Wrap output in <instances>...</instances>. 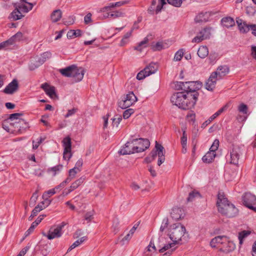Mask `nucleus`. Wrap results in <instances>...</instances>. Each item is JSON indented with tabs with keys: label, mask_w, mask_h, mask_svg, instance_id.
<instances>
[{
	"label": "nucleus",
	"mask_w": 256,
	"mask_h": 256,
	"mask_svg": "<svg viewBox=\"0 0 256 256\" xmlns=\"http://www.w3.org/2000/svg\"><path fill=\"white\" fill-rule=\"evenodd\" d=\"M198 94L194 93L191 94L184 92H178L172 94L170 101L172 103L183 110H188L192 108L198 100Z\"/></svg>",
	"instance_id": "1"
},
{
	"label": "nucleus",
	"mask_w": 256,
	"mask_h": 256,
	"mask_svg": "<svg viewBox=\"0 0 256 256\" xmlns=\"http://www.w3.org/2000/svg\"><path fill=\"white\" fill-rule=\"evenodd\" d=\"M216 204L218 212L228 217L235 216L238 213V208L228 202L222 192L218 194Z\"/></svg>",
	"instance_id": "2"
},
{
	"label": "nucleus",
	"mask_w": 256,
	"mask_h": 256,
	"mask_svg": "<svg viewBox=\"0 0 256 256\" xmlns=\"http://www.w3.org/2000/svg\"><path fill=\"white\" fill-rule=\"evenodd\" d=\"M59 71L62 76L73 78L75 82L81 81L85 72L84 68H78L75 65H72L65 68L60 69Z\"/></svg>",
	"instance_id": "3"
},
{
	"label": "nucleus",
	"mask_w": 256,
	"mask_h": 256,
	"mask_svg": "<svg viewBox=\"0 0 256 256\" xmlns=\"http://www.w3.org/2000/svg\"><path fill=\"white\" fill-rule=\"evenodd\" d=\"M155 150H152L149 156L146 158V160L147 162H150L155 159L157 155L158 156V166H160L165 160V150L162 146L159 144L156 141Z\"/></svg>",
	"instance_id": "4"
},
{
	"label": "nucleus",
	"mask_w": 256,
	"mask_h": 256,
	"mask_svg": "<svg viewBox=\"0 0 256 256\" xmlns=\"http://www.w3.org/2000/svg\"><path fill=\"white\" fill-rule=\"evenodd\" d=\"M186 232L185 227L180 223L174 224L171 226L169 233L170 239L176 243L181 240L182 236Z\"/></svg>",
	"instance_id": "5"
},
{
	"label": "nucleus",
	"mask_w": 256,
	"mask_h": 256,
	"mask_svg": "<svg viewBox=\"0 0 256 256\" xmlns=\"http://www.w3.org/2000/svg\"><path fill=\"white\" fill-rule=\"evenodd\" d=\"M28 6L19 2L14 4L15 9L11 13V16L14 20L21 19L24 16L22 14L21 12L27 13L32 9L34 5L32 3H28Z\"/></svg>",
	"instance_id": "6"
},
{
	"label": "nucleus",
	"mask_w": 256,
	"mask_h": 256,
	"mask_svg": "<svg viewBox=\"0 0 256 256\" xmlns=\"http://www.w3.org/2000/svg\"><path fill=\"white\" fill-rule=\"evenodd\" d=\"M244 204L256 212V196L250 192H246L242 196Z\"/></svg>",
	"instance_id": "7"
},
{
	"label": "nucleus",
	"mask_w": 256,
	"mask_h": 256,
	"mask_svg": "<svg viewBox=\"0 0 256 256\" xmlns=\"http://www.w3.org/2000/svg\"><path fill=\"white\" fill-rule=\"evenodd\" d=\"M137 98L132 92L127 94L124 98L118 102V106L122 109H126L137 101Z\"/></svg>",
	"instance_id": "8"
},
{
	"label": "nucleus",
	"mask_w": 256,
	"mask_h": 256,
	"mask_svg": "<svg viewBox=\"0 0 256 256\" xmlns=\"http://www.w3.org/2000/svg\"><path fill=\"white\" fill-rule=\"evenodd\" d=\"M211 30L210 28H204L202 29L192 40V42L199 43L205 40L210 38L211 35Z\"/></svg>",
	"instance_id": "9"
},
{
	"label": "nucleus",
	"mask_w": 256,
	"mask_h": 256,
	"mask_svg": "<svg viewBox=\"0 0 256 256\" xmlns=\"http://www.w3.org/2000/svg\"><path fill=\"white\" fill-rule=\"evenodd\" d=\"M236 23L240 32L246 33L250 30H252V34L256 36V24H248L240 19L238 20Z\"/></svg>",
	"instance_id": "10"
},
{
	"label": "nucleus",
	"mask_w": 256,
	"mask_h": 256,
	"mask_svg": "<svg viewBox=\"0 0 256 256\" xmlns=\"http://www.w3.org/2000/svg\"><path fill=\"white\" fill-rule=\"evenodd\" d=\"M133 142H134L136 146V152H140L144 151L149 148L150 145V142L147 139H134Z\"/></svg>",
	"instance_id": "11"
},
{
	"label": "nucleus",
	"mask_w": 256,
	"mask_h": 256,
	"mask_svg": "<svg viewBox=\"0 0 256 256\" xmlns=\"http://www.w3.org/2000/svg\"><path fill=\"white\" fill-rule=\"evenodd\" d=\"M42 234L44 236H46L48 240H52L55 238H60L62 234V227H52L50 228L47 234L44 232H42Z\"/></svg>",
	"instance_id": "12"
},
{
	"label": "nucleus",
	"mask_w": 256,
	"mask_h": 256,
	"mask_svg": "<svg viewBox=\"0 0 256 256\" xmlns=\"http://www.w3.org/2000/svg\"><path fill=\"white\" fill-rule=\"evenodd\" d=\"M242 154V151L240 146H234L230 152V163L234 164H238V160Z\"/></svg>",
	"instance_id": "13"
},
{
	"label": "nucleus",
	"mask_w": 256,
	"mask_h": 256,
	"mask_svg": "<svg viewBox=\"0 0 256 256\" xmlns=\"http://www.w3.org/2000/svg\"><path fill=\"white\" fill-rule=\"evenodd\" d=\"M133 140L128 142L118 152L121 154H130L136 152V149Z\"/></svg>",
	"instance_id": "14"
},
{
	"label": "nucleus",
	"mask_w": 256,
	"mask_h": 256,
	"mask_svg": "<svg viewBox=\"0 0 256 256\" xmlns=\"http://www.w3.org/2000/svg\"><path fill=\"white\" fill-rule=\"evenodd\" d=\"M18 88V83L16 79H14L4 90V92L8 94L16 92Z\"/></svg>",
	"instance_id": "15"
},
{
	"label": "nucleus",
	"mask_w": 256,
	"mask_h": 256,
	"mask_svg": "<svg viewBox=\"0 0 256 256\" xmlns=\"http://www.w3.org/2000/svg\"><path fill=\"white\" fill-rule=\"evenodd\" d=\"M218 80V78L216 76V74L212 72L206 82V88L209 91H212L216 87V82Z\"/></svg>",
	"instance_id": "16"
},
{
	"label": "nucleus",
	"mask_w": 256,
	"mask_h": 256,
	"mask_svg": "<svg viewBox=\"0 0 256 256\" xmlns=\"http://www.w3.org/2000/svg\"><path fill=\"white\" fill-rule=\"evenodd\" d=\"M22 122L23 121L19 120L18 122H11L6 119L2 122V126L4 130L8 132L10 130H13L12 128H17L20 129V126H19V124Z\"/></svg>",
	"instance_id": "17"
},
{
	"label": "nucleus",
	"mask_w": 256,
	"mask_h": 256,
	"mask_svg": "<svg viewBox=\"0 0 256 256\" xmlns=\"http://www.w3.org/2000/svg\"><path fill=\"white\" fill-rule=\"evenodd\" d=\"M184 210L180 208L176 207L172 209L170 216L174 220H181L184 217Z\"/></svg>",
	"instance_id": "18"
},
{
	"label": "nucleus",
	"mask_w": 256,
	"mask_h": 256,
	"mask_svg": "<svg viewBox=\"0 0 256 256\" xmlns=\"http://www.w3.org/2000/svg\"><path fill=\"white\" fill-rule=\"evenodd\" d=\"M220 249V252H222L225 254H228L233 251L236 248L234 244L230 241L228 238V240L224 243Z\"/></svg>",
	"instance_id": "19"
},
{
	"label": "nucleus",
	"mask_w": 256,
	"mask_h": 256,
	"mask_svg": "<svg viewBox=\"0 0 256 256\" xmlns=\"http://www.w3.org/2000/svg\"><path fill=\"white\" fill-rule=\"evenodd\" d=\"M229 68L227 66H218L216 72L212 74H216V76L218 80L222 79L229 72Z\"/></svg>",
	"instance_id": "20"
},
{
	"label": "nucleus",
	"mask_w": 256,
	"mask_h": 256,
	"mask_svg": "<svg viewBox=\"0 0 256 256\" xmlns=\"http://www.w3.org/2000/svg\"><path fill=\"white\" fill-rule=\"evenodd\" d=\"M228 240V237L225 236H219L213 238L210 242V245L212 248H216L218 244H223Z\"/></svg>",
	"instance_id": "21"
},
{
	"label": "nucleus",
	"mask_w": 256,
	"mask_h": 256,
	"mask_svg": "<svg viewBox=\"0 0 256 256\" xmlns=\"http://www.w3.org/2000/svg\"><path fill=\"white\" fill-rule=\"evenodd\" d=\"M188 84H189L188 93H190L191 94L196 93L198 94L196 91L200 88L202 83L198 81H190L188 82Z\"/></svg>",
	"instance_id": "22"
},
{
	"label": "nucleus",
	"mask_w": 256,
	"mask_h": 256,
	"mask_svg": "<svg viewBox=\"0 0 256 256\" xmlns=\"http://www.w3.org/2000/svg\"><path fill=\"white\" fill-rule=\"evenodd\" d=\"M41 88L50 98L56 97L54 86H50L47 83H44L41 85Z\"/></svg>",
	"instance_id": "23"
},
{
	"label": "nucleus",
	"mask_w": 256,
	"mask_h": 256,
	"mask_svg": "<svg viewBox=\"0 0 256 256\" xmlns=\"http://www.w3.org/2000/svg\"><path fill=\"white\" fill-rule=\"evenodd\" d=\"M85 180V177L81 176L74 182H73L70 188L68 189V191L66 192V195H68V194L76 189L79 186H80Z\"/></svg>",
	"instance_id": "24"
},
{
	"label": "nucleus",
	"mask_w": 256,
	"mask_h": 256,
	"mask_svg": "<svg viewBox=\"0 0 256 256\" xmlns=\"http://www.w3.org/2000/svg\"><path fill=\"white\" fill-rule=\"evenodd\" d=\"M188 82H174V86L177 90H183L184 94H187L188 90Z\"/></svg>",
	"instance_id": "25"
},
{
	"label": "nucleus",
	"mask_w": 256,
	"mask_h": 256,
	"mask_svg": "<svg viewBox=\"0 0 256 256\" xmlns=\"http://www.w3.org/2000/svg\"><path fill=\"white\" fill-rule=\"evenodd\" d=\"M158 68V66L155 63L152 62L144 69V72L146 75L148 76L155 73L157 71Z\"/></svg>",
	"instance_id": "26"
},
{
	"label": "nucleus",
	"mask_w": 256,
	"mask_h": 256,
	"mask_svg": "<svg viewBox=\"0 0 256 256\" xmlns=\"http://www.w3.org/2000/svg\"><path fill=\"white\" fill-rule=\"evenodd\" d=\"M210 14L208 12H200L195 18L194 20L196 22H207L210 18Z\"/></svg>",
	"instance_id": "27"
},
{
	"label": "nucleus",
	"mask_w": 256,
	"mask_h": 256,
	"mask_svg": "<svg viewBox=\"0 0 256 256\" xmlns=\"http://www.w3.org/2000/svg\"><path fill=\"white\" fill-rule=\"evenodd\" d=\"M208 50L206 46H200L198 50V55L202 58H204L208 56Z\"/></svg>",
	"instance_id": "28"
},
{
	"label": "nucleus",
	"mask_w": 256,
	"mask_h": 256,
	"mask_svg": "<svg viewBox=\"0 0 256 256\" xmlns=\"http://www.w3.org/2000/svg\"><path fill=\"white\" fill-rule=\"evenodd\" d=\"M23 34L21 32H18L16 34L11 37L8 40L10 45L13 44L16 42L20 41L22 40Z\"/></svg>",
	"instance_id": "29"
},
{
	"label": "nucleus",
	"mask_w": 256,
	"mask_h": 256,
	"mask_svg": "<svg viewBox=\"0 0 256 256\" xmlns=\"http://www.w3.org/2000/svg\"><path fill=\"white\" fill-rule=\"evenodd\" d=\"M62 168L63 166L62 164H58L48 168V172L51 174L52 176H54L58 174L62 170Z\"/></svg>",
	"instance_id": "30"
},
{
	"label": "nucleus",
	"mask_w": 256,
	"mask_h": 256,
	"mask_svg": "<svg viewBox=\"0 0 256 256\" xmlns=\"http://www.w3.org/2000/svg\"><path fill=\"white\" fill-rule=\"evenodd\" d=\"M222 24L224 26L228 28L232 26L234 24V21L230 17H226L222 18Z\"/></svg>",
	"instance_id": "31"
},
{
	"label": "nucleus",
	"mask_w": 256,
	"mask_h": 256,
	"mask_svg": "<svg viewBox=\"0 0 256 256\" xmlns=\"http://www.w3.org/2000/svg\"><path fill=\"white\" fill-rule=\"evenodd\" d=\"M216 156V153L209 151L202 157V160L204 162L210 163L213 160Z\"/></svg>",
	"instance_id": "32"
},
{
	"label": "nucleus",
	"mask_w": 256,
	"mask_h": 256,
	"mask_svg": "<svg viewBox=\"0 0 256 256\" xmlns=\"http://www.w3.org/2000/svg\"><path fill=\"white\" fill-rule=\"evenodd\" d=\"M230 106L229 104H225L222 108H220L218 111H217L216 113H214L212 116H211L209 118L208 122H210L212 120H213L215 118H216L218 116L220 115L222 112L226 110Z\"/></svg>",
	"instance_id": "33"
},
{
	"label": "nucleus",
	"mask_w": 256,
	"mask_h": 256,
	"mask_svg": "<svg viewBox=\"0 0 256 256\" xmlns=\"http://www.w3.org/2000/svg\"><path fill=\"white\" fill-rule=\"evenodd\" d=\"M62 12L60 10H56L53 12L51 14V19L52 22L58 21L62 18Z\"/></svg>",
	"instance_id": "34"
},
{
	"label": "nucleus",
	"mask_w": 256,
	"mask_h": 256,
	"mask_svg": "<svg viewBox=\"0 0 256 256\" xmlns=\"http://www.w3.org/2000/svg\"><path fill=\"white\" fill-rule=\"evenodd\" d=\"M51 56V53L48 52H44L40 56L35 57L39 62L40 64H42L47 60L50 58Z\"/></svg>",
	"instance_id": "35"
},
{
	"label": "nucleus",
	"mask_w": 256,
	"mask_h": 256,
	"mask_svg": "<svg viewBox=\"0 0 256 256\" xmlns=\"http://www.w3.org/2000/svg\"><path fill=\"white\" fill-rule=\"evenodd\" d=\"M148 42V38H145L143 40L138 43V45L134 48V50L141 52L142 50L147 47Z\"/></svg>",
	"instance_id": "36"
},
{
	"label": "nucleus",
	"mask_w": 256,
	"mask_h": 256,
	"mask_svg": "<svg viewBox=\"0 0 256 256\" xmlns=\"http://www.w3.org/2000/svg\"><path fill=\"white\" fill-rule=\"evenodd\" d=\"M62 146L64 148V150H71L72 148V142L71 139L69 136H67L64 138L62 140Z\"/></svg>",
	"instance_id": "37"
},
{
	"label": "nucleus",
	"mask_w": 256,
	"mask_h": 256,
	"mask_svg": "<svg viewBox=\"0 0 256 256\" xmlns=\"http://www.w3.org/2000/svg\"><path fill=\"white\" fill-rule=\"evenodd\" d=\"M251 232L249 230H242L238 234L239 244L242 245L243 244L244 239L250 234Z\"/></svg>",
	"instance_id": "38"
},
{
	"label": "nucleus",
	"mask_w": 256,
	"mask_h": 256,
	"mask_svg": "<svg viewBox=\"0 0 256 256\" xmlns=\"http://www.w3.org/2000/svg\"><path fill=\"white\" fill-rule=\"evenodd\" d=\"M22 115L23 114L22 113H14L10 114L8 120L11 122H13V121H14V120H16L15 122H18L19 120H22L23 122H22L21 123L24 122V120L19 118L20 116H22ZM20 124V122L19 124Z\"/></svg>",
	"instance_id": "39"
},
{
	"label": "nucleus",
	"mask_w": 256,
	"mask_h": 256,
	"mask_svg": "<svg viewBox=\"0 0 256 256\" xmlns=\"http://www.w3.org/2000/svg\"><path fill=\"white\" fill-rule=\"evenodd\" d=\"M41 65L42 64H40L39 61L37 59H36V58H34L33 59L31 60L30 63L28 65V68L30 70H33Z\"/></svg>",
	"instance_id": "40"
},
{
	"label": "nucleus",
	"mask_w": 256,
	"mask_h": 256,
	"mask_svg": "<svg viewBox=\"0 0 256 256\" xmlns=\"http://www.w3.org/2000/svg\"><path fill=\"white\" fill-rule=\"evenodd\" d=\"M44 208L45 206H43L40 204H38V206H36L32 210L31 215L28 218L29 220H32L34 216H36L38 212H40Z\"/></svg>",
	"instance_id": "41"
},
{
	"label": "nucleus",
	"mask_w": 256,
	"mask_h": 256,
	"mask_svg": "<svg viewBox=\"0 0 256 256\" xmlns=\"http://www.w3.org/2000/svg\"><path fill=\"white\" fill-rule=\"evenodd\" d=\"M132 34V32H126L122 39L120 46H122L128 44L129 42V38L131 36Z\"/></svg>",
	"instance_id": "42"
},
{
	"label": "nucleus",
	"mask_w": 256,
	"mask_h": 256,
	"mask_svg": "<svg viewBox=\"0 0 256 256\" xmlns=\"http://www.w3.org/2000/svg\"><path fill=\"white\" fill-rule=\"evenodd\" d=\"M124 16V14L122 12L120 11H115L113 13L106 14V16H104V17L105 18H118V17H123Z\"/></svg>",
	"instance_id": "43"
},
{
	"label": "nucleus",
	"mask_w": 256,
	"mask_h": 256,
	"mask_svg": "<svg viewBox=\"0 0 256 256\" xmlns=\"http://www.w3.org/2000/svg\"><path fill=\"white\" fill-rule=\"evenodd\" d=\"M200 194L197 191H192L189 194L187 198L188 202H192L195 198L200 197Z\"/></svg>",
	"instance_id": "44"
},
{
	"label": "nucleus",
	"mask_w": 256,
	"mask_h": 256,
	"mask_svg": "<svg viewBox=\"0 0 256 256\" xmlns=\"http://www.w3.org/2000/svg\"><path fill=\"white\" fill-rule=\"evenodd\" d=\"M82 35V31L80 30H70L67 34L68 37L72 38L73 36L75 37L80 36Z\"/></svg>",
	"instance_id": "45"
},
{
	"label": "nucleus",
	"mask_w": 256,
	"mask_h": 256,
	"mask_svg": "<svg viewBox=\"0 0 256 256\" xmlns=\"http://www.w3.org/2000/svg\"><path fill=\"white\" fill-rule=\"evenodd\" d=\"M56 193V188H52L46 192L42 195V198L45 199V202H46L48 198L54 194Z\"/></svg>",
	"instance_id": "46"
},
{
	"label": "nucleus",
	"mask_w": 256,
	"mask_h": 256,
	"mask_svg": "<svg viewBox=\"0 0 256 256\" xmlns=\"http://www.w3.org/2000/svg\"><path fill=\"white\" fill-rule=\"evenodd\" d=\"M176 244H177V243H176L174 242H172L168 243V244H165L164 246H162L159 250V252H160V253H162L164 252H165L166 250H168L169 248H172V246H174Z\"/></svg>",
	"instance_id": "47"
},
{
	"label": "nucleus",
	"mask_w": 256,
	"mask_h": 256,
	"mask_svg": "<svg viewBox=\"0 0 256 256\" xmlns=\"http://www.w3.org/2000/svg\"><path fill=\"white\" fill-rule=\"evenodd\" d=\"M218 146L219 140H215L210 148V152L216 153V151L218 150Z\"/></svg>",
	"instance_id": "48"
},
{
	"label": "nucleus",
	"mask_w": 256,
	"mask_h": 256,
	"mask_svg": "<svg viewBox=\"0 0 256 256\" xmlns=\"http://www.w3.org/2000/svg\"><path fill=\"white\" fill-rule=\"evenodd\" d=\"M184 55V50L180 49L175 54L174 56V60L176 61L180 60Z\"/></svg>",
	"instance_id": "49"
},
{
	"label": "nucleus",
	"mask_w": 256,
	"mask_h": 256,
	"mask_svg": "<svg viewBox=\"0 0 256 256\" xmlns=\"http://www.w3.org/2000/svg\"><path fill=\"white\" fill-rule=\"evenodd\" d=\"M80 171V168H74L69 170L68 176L71 177L72 179L76 176V174Z\"/></svg>",
	"instance_id": "50"
},
{
	"label": "nucleus",
	"mask_w": 256,
	"mask_h": 256,
	"mask_svg": "<svg viewBox=\"0 0 256 256\" xmlns=\"http://www.w3.org/2000/svg\"><path fill=\"white\" fill-rule=\"evenodd\" d=\"M238 110L240 112L244 114H246L248 113V107L246 104L242 103L238 106Z\"/></svg>",
	"instance_id": "51"
},
{
	"label": "nucleus",
	"mask_w": 256,
	"mask_h": 256,
	"mask_svg": "<svg viewBox=\"0 0 256 256\" xmlns=\"http://www.w3.org/2000/svg\"><path fill=\"white\" fill-rule=\"evenodd\" d=\"M128 2V1L127 0H122L118 2H116L115 3H112L110 4V6L111 7V8H114L115 7H120L121 6L124 4H126Z\"/></svg>",
	"instance_id": "52"
},
{
	"label": "nucleus",
	"mask_w": 256,
	"mask_h": 256,
	"mask_svg": "<svg viewBox=\"0 0 256 256\" xmlns=\"http://www.w3.org/2000/svg\"><path fill=\"white\" fill-rule=\"evenodd\" d=\"M134 110L132 108H128L124 111L123 113V117L124 119L128 118L133 113Z\"/></svg>",
	"instance_id": "53"
},
{
	"label": "nucleus",
	"mask_w": 256,
	"mask_h": 256,
	"mask_svg": "<svg viewBox=\"0 0 256 256\" xmlns=\"http://www.w3.org/2000/svg\"><path fill=\"white\" fill-rule=\"evenodd\" d=\"M72 156L71 150H64L63 153V158L64 160H69Z\"/></svg>",
	"instance_id": "54"
},
{
	"label": "nucleus",
	"mask_w": 256,
	"mask_h": 256,
	"mask_svg": "<svg viewBox=\"0 0 256 256\" xmlns=\"http://www.w3.org/2000/svg\"><path fill=\"white\" fill-rule=\"evenodd\" d=\"M44 138L40 137V138L37 140V142H35L34 140L32 141V148L34 150L38 148L39 145L44 140Z\"/></svg>",
	"instance_id": "55"
},
{
	"label": "nucleus",
	"mask_w": 256,
	"mask_h": 256,
	"mask_svg": "<svg viewBox=\"0 0 256 256\" xmlns=\"http://www.w3.org/2000/svg\"><path fill=\"white\" fill-rule=\"evenodd\" d=\"M112 124L114 126H115L116 127H118V124H120V121L122 120V118L120 116H116V117L113 118L112 119Z\"/></svg>",
	"instance_id": "56"
},
{
	"label": "nucleus",
	"mask_w": 256,
	"mask_h": 256,
	"mask_svg": "<svg viewBox=\"0 0 256 256\" xmlns=\"http://www.w3.org/2000/svg\"><path fill=\"white\" fill-rule=\"evenodd\" d=\"M168 218H164L162 222V226L160 228V230L163 232L168 226Z\"/></svg>",
	"instance_id": "57"
},
{
	"label": "nucleus",
	"mask_w": 256,
	"mask_h": 256,
	"mask_svg": "<svg viewBox=\"0 0 256 256\" xmlns=\"http://www.w3.org/2000/svg\"><path fill=\"white\" fill-rule=\"evenodd\" d=\"M159 4L156 6V12L158 14L160 12L162 6L166 4V0H159Z\"/></svg>",
	"instance_id": "58"
},
{
	"label": "nucleus",
	"mask_w": 256,
	"mask_h": 256,
	"mask_svg": "<svg viewBox=\"0 0 256 256\" xmlns=\"http://www.w3.org/2000/svg\"><path fill=\"white\" fill-rule=\"evenodd\" d=\"M164 48V45L161 42H158L152 46L154 50H160Z\"/></svg>",
	"instance_id": "59"
},
{
	"label": "nucleus",
	"mask_w": 256,
	"mask_h": 256,
	"mask_svg": "<svg viewBox=\"0 0 256 256\" xmlns=\"http://www.w3.org/2000/svg\"><path fill=\"white\" fill-rule=\"evenodd\" d=\"M94 212H89L86 214L84 216V218L88 222H90L93 218Z\"/></svg>",
	"instance_id": "60"
},
{
	"label": "nucleus",
	"mask_w": 256,
	"mask_h": 256,
	"mask_svg": "<svg viewBox=\"0 0 256 256\" xmlns=\"http://www.w3.org/2000/svg\"><path fill=\"white\" fill-rule=\"evenodd\" d=\"M36 226L32 222L30 226V228L26 232L25 236H27L30 235L34 230Z\"/></svg>",
	"instance_id": "61"
},
{
	"label": "nucleus",
	"mask_w": 256,
	"mask_h": 256,
	"mask_svg": "<svg viewBox=\"0 0 256 256\" xmlns=\"http://www.w3.org/2000/svg\"><path fill=\"white\" fill-rule=\"evenodd\" d=\"M146 76H148L146 75V74H145L143 70L138 74L136 76V78L138 80H142Z\"/></svg>",
	"instance_id": "62"
},
{
	"label": "nucleus",
	"mask_w": 256,
	"mask_h": 256,
	"mask_svg": "<svg viewBox=\"0 0 256 256\" xmlns=\"http://www.w3.org/2000/svg\"><path fill=\"white\" fill-rule=\"evenodd\" d=\"M38 198V193L37 192H34L32 196L30 198V204H32L33 205L35 204L36 202L37 199Z\"/></svg>",
	"instance_id": "63"
},
{
	"label": "nucleus",
	"mask_w": 256,
	"mask_h": 256,
	"mask_svg": "<svg viewBox=\"0 0 256 256\" xmlns=\"http://www.w3.org/2000/svg\"><path fill=\"white\" fill-rule=\"evenodd\" d=\"M84 21L86 24H88L92 21V14L88 13L84 18Z\"/></svg>",
	"instance_id": "64"
}]
</instances>
